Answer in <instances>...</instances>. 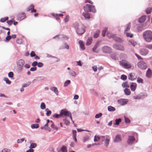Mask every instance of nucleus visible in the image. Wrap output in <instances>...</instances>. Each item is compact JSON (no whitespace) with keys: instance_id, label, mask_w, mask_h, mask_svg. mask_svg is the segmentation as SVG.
<instances>
[{"instance_id":"12","label":"nucleus","mask_w":152,"mask_h":152,"mask_svg":"<svg viewBox=\"0 0 152 152\" xmlns=\"http://www.w3.org/2000/svg\"><path fill=\"white\" fill-rule=\"evenodd\" d=\"M128 101V100L127 99H121L118 100V103L122 105L126 104Z\"/></svg>"},{"instance_id":"20","label":"nucleus","mask_w":152,"mask_h":152,"mask_svg":"<svg viewBox=\"0 0 152 152\" xmlns=\"http://www.w3.org/2000/svg\"><path fill=\"white\" fill-rule=\"evenodd\" d=\"M91 5L89 4H86L85 6L84 7V10L86 12H88L89 11L90 8L91 7Z\"/></svg>"},{"instance_id":"26","label":"nucleus","mask_w":152,"mask_h":152,"mask_svg":"<svg viewBox=\"0 0 152 152\" xmlns=\"http://www.w3.org/2000/svg\"><path fill=\"white\" fill-rule=\"evenodd\" d=\"M129 42L130 44L134 46L136 45L137 44V42L135 41L132 39L129 40Z\"/></svg>"},{"instance_id":"45","label":"nucleus","mask_w":152,"mask_h":152,"mask_svg":"<svg viewBox=\"0 0 152 152\" xmlns=\"http://www.w3.org/2000/svg\"><path fill=\"white\" fill-rule=\"evenodd\" d=\"M70 82L71 81L70 80H67L64 83V86H67L70 83Z\"/></svg>"},{"instance_id":"41","label":"nucleus","mask_w":152,"mask_h":152,"mask_svg":"<svg viewBox=\"0 0 152 152\" xmlns=\"http://www.w3.org/2000/svg\"><path fill=\"white\" fill-rule=\"evenodd\" d=\"M130 27H131L130 24L129 23V24H128L127 25V27H126V29H125V30L124 33H126V31L129 30L130 29Z\"/></svg>"},{"instance_id":"60","label":"nucleus","mask_w":152,"mask_h":152,"mask_svg":"<svg viewBox=\"0 0 152 152\" xmlns=\"http://www.w3.org/2000/svg\"><path fill=\"white\" fill-rule=\"evenodd\" d=\"M37 65L38 67H41L43 66V64L42 63L40 62L37 64Z\"/></svg>"},{"instance_id":"37","label":"nucleus","mask_w":152,"mask_h":152,"mask_svg":"<svg viewBox=\"0 0 152 152\" xmlns=\"http://www.w3.org/2000/svg\"><path fill=\"white\" fill-rule=\"evenodd\" d=\"M39 126V125L38 124H34L31 125V128L32 129L37 128Z\"/></svg>"},{"instance_id":"52","label":"nucleus","mask_w":152,"mask_h":152,"mask_svg":"<svg viewBox=\"0 0 152 152\" xmlns=\"http://www.w3.org/2000/svg\"><path fill=\"white\" fill-rule=\"evenodd\" d=\"M125 122L126 123H129L130 122V120L128 118L124 117Z\"/></svg>"},{"instance_id":"4","label":"nucleus","mask_w":152,"mask_h":152,"mask_svg":"<svg viewBox=\"0 0 152 152\" xmlns=\"http://www.w3.org/2000/svg\"><path fill=\"white\" fill-rule=\"evenodd\" d=\"M107 35L109 37L113 38L117 42H121L122 41V40L120 38L116 37L115 35H113L111 34L110 32H107Z\"/></svg>"},{"instance_id":"49","label":"nucleus","mask_w":152,"mask_h":152,"mask_svg":"<svg viewBox=\"0 0 152 152\" xmlns=\"http://www.w3.org/2000/svg\"><path fill=\"white\" fill-rule=\"evenodd\" d=\"M125 33L126 34V36L127 37H129L131 38H132L133 37V34H131L129 33H127V32Z\"/></svg>"},{"instance_id":"48","label":"nucleus","mask_w":152,"mask_h":152,"mask_svg":"<svg viewBox=\"0 0 152 152\" xmlns=\"http://www.w3.org/2000/svg\"><path fill=\"white\" fill-rule=\"evenodd\" d=\"M89 139V137L88 136H86L83 137V142H85L88 140Z\"/></svg>"},{"instance_id":"10","label":"nucleus","mask_w":152,"mask_h":152,"mask_svg":"<svg viewBox=\"0 0 152 152\" xmlns=\"http://www.w3.org/2000/svg\"><path fill=\"white\" fill-rule=\"evenodd\" d=\"M102 51L106 53H110L112 51L111 48L107 46H104L102 48Z\"/></svg>"},{"instance_id":"23","label":"nucleus","mask_w":152,"mask_h":152,"mask_svg":"<svg viewBox=\"0 0 152 152\" xmlns=\"http://www.w3.org/2000/svg\"><path fill=\"white\" fill-rule=\"evenodd\" d=\"M125 94L126 95H129L131 94V92L130 90L127 88H126L124 90Z\"/></svg>"},{"instance_id":"54","label":"nucleus","mask_w":152,"mask_h":152,"mask_svg":"<svg viewBox=\"0 0 152 152\" xmlns=\"http://www.w3.org/2000/svg\"><path fill=\"white\" fill-rule=\"evenodd\" d=\"M51 126L52 128L54 129H56V130H58L57 127L56 126H55L53 123L51 124Z\"/></svg>"},{"instance_id":"35","label":"nucleus","mask_w":152,"mask_h":152,"mask_svg":"<svg viewBox=\"0 0 152 152\" xmlns=\"http://www.w3.org/2000/svg\"><path fill=\"white\" fill-rule=\"evenodd\" d=\"M152 10V8L151 7H149L147 8L146 10V13L149 14L150 13Z\"/></svg>"},{"instance_id":"56","label":"nucleus","mask_w":152,"mask_h":152,"mask_svg":"<svg viewBox=\"0 0 152 152\" xmlns=\"http://www.w3.org/2000/svg\"><path fill=\"white\" fill-rule=\"evenodd\" d=\"M22 42V41L21 39H18L16 40L17 43L19 44H21Z\"/></svg>"},{"instance_id":"9","label":"nucleus","mask_w":152,"mask_h":152,"mask_svg":"<svg viewBox=\"0 0 152 152\" xmlns=\"http://www.w3.org/2000/svg\"><path fill=\"white\" fill-rule=\"evenodd\" d=\"M135 140V138L133 136H129L128 138L127 143L129 145H132L134 143Z\"/></svg>"},{"instance_id":"1","label":"nucleus","mask_w":152,"mask_h":152,"mask_svg":"<svg viewBox=\"0 0 152 152\" xmlns=\"http://www.w3.org/2000/svg\"><path fill=\"white\" fill-rule=\"evenodd\" d=\"M143 37L147 42H149L152 39V32L149 30L146 31L143 33Z\"/></svg>"},{"instance_id":"32","label":"nucleus","mask_w":152,"mask_h":152,"mask_svg":"<svg viewBox=\"0 0 152 152\" xmlns=\"http://www.w3.org/2000/svg\"><path fill=\"white\" fill-rule=\"evenodd\" d=\"M92 39L91 38H89L87 40V42L86 43V45L87 46L90 45L92 42Z\"/></svg>"},{"instance_id":"39","label":"nucleus","mask_w":152,"mask_h":152,"mask_svg":"<svg viewBox=\"0 0 152 152\" xmlns=\"http://www.w3.org/2000/svg\"><path fill=\"white\" fill-rule=\"evenodd\" d=\"M45 111H47L46 113V115L47 116H49L51 114V112L50 110H49L48 108H46L45 109Z\"/></svg>"},{"instance_id":"53","label":"nucleus","mask_w":152,"mask_h":152,"mask_svg":"<svg viewBox=\"0 0 152 152\" xmlns=\"http://www.w3.org/2000/svg\"><path fill=\"white\" fill-rule=\"evenodd\" d=\"M60 115V114L58 115L57 114H55L53 115V116L56 118H58L59 117H61V115Z\"/></svg>"},{"instance_id":"43","label":"nucleus","mask_w":152,"mask_h":152,"mask_svg":"<svg viewBox=\"0 0 152 152\" xmlns=\"http://www.w3.org/2000/svg\"><path fill=\"white\" fill-rule=\"evenodd\" d=\"M137 81L138 83H143V80L139 77L137 78Z\"/></svg>"},{"instance_id":"5","label":"nucleus","mask_w":152,"mask_h":152,"mask_svg":"<svg viewBox=\"0 0 152 152\" xmlns=\"http://www.w3.org/2000/svg\"><path fill=\"white\" fill-rule=\"evenodd\" d=\"M137 65L139 68L142 69H145L147 67L146 64L142 61L139 62L137 63Z\"/></svg>"},{"instance_id":"16","label":"nucleus","mask_w":152,"mask_h":152,"mask_svg":"<svg viewBox=\"0 0 152 152\" xmlns=\"http://www.w3.org/2000/svg\"><path fill=\"white\" fill-rule=\"evenodd\" d=\"M136 77L135 75V74L134 73H131L129 74L128 76V78L131 80H133L136 79Z\"/></svg>"},{"instance_id":"19","label":"nucleus","mask_w":152,"mask_h":152,"mask_svg":"<svg viewBox=\"0 0 152 152\" xmlns=\"http://www.w3.org/2000/svg\"><path fill=\"white\" fill-rule=\"evenodd\" d=\"M146 75L147 77L150 78L152 76V72L151 70L148 69L147 71Z\"/></svg>"},{"instance_id":"31","label":"nucleus","mask_w":152,"mask_h":152,"mask_svg":"<svg viewBox=\"0 0 152 152\" xmlns=\"http://www.w3.org/2000/svg\"><path fill=\"white\" fill-rule=\"evenodd\" d=\"M99 33L100 31L99 30H97L94 35V38H97L99 36Z\"/></svg>"},{"instance_id":"44","label":"nucleus","mask_w":152,"mask_h":152,"mask_svg":"<svg viewBox=\"0 0 152 152\" xmlns=\"http://www.w3.org/2000/svg\"><path fill=\"white\" fill-rule=\"evenodd\" d=\"M37 146V144L35 143H31L30 146V148H34L36 147Z\"/></svg>"},{"instance_id":"63","label":"nucleus","mask_w":152,"mask_h":152,"mask_svg":"<svg viewBox=\"0 0 152 152\" xmlns=\"http://www.w3.org/2000/svg\"><path fill=\"white\" fill-rule=\"evenodd\" d=\"M69 17L68 15H66V18L65 19V22H67L69 21Z\"/></svg>"},{"instance_id":"22","label":"nucleus","mask_w":152,"mask_h":152,"mask_svg":"<svg viewBox=\"0 0 152 152\" xmlns=\"http://www.w3.org/2000/svg\"><path fill=\"white\" fill-rule=\"evenodd\" d=\"M50 89L53 91L57 95L58 94V91L57 88L56 87H51L50 88Z\"/></svg>"},{"instance_id":"2","label":"nucleus","mask_w":152,"mask_h":152,"mask_svg":"<svg viewBox=\"0 0 152 152\" xmlns=\"http://www.w3.org/2000/svg\"><path fill=\"white\" fill-rule=\"evenodd\" d=\"M120 65L125 69H130L132 67L131 64L125 60H122L119 62Z\"/></svg>"},{"instance_id":"46","label":"nucleus","mask_w":152,"mask_h":152,"mask_svg":"<svg viewBox=\"0 0 152 152\" xmlns=\"http://www.w3.org/2000/svg\"><path fill=\"white\" fill-rule=\"evenodd\" d=\"M40 107L42 109H44L45 108V105L44 103L42 102L41 103Z\"/></svg>"},{"instance_id":"34","label":"nucleus","mask_w":152,"mask_h":152,"mask_svg":"<svg viewBox=\"0 0 152 152\" xmlns=\"http://www.w3.org/2000/svg\"><path fill=\"white\" fill-rule=\"evenodd\" d=\"M100 139H101V137H100L99 136L95 135L94 137V141L95 142L98 141Z\"/></svg>"},{"instance_id":"57","label":"nucleus","mask_w":152,"mask_h":152,"mask_svg":"<svg viewBox=\"0 0 152 152\" xmlns=\"http://www.w3.org/2000/svg\"><path fill=\"white\" fill-rule=\"evenodd\" d=\"M145 47L149 49H152V45H146L145 46Z\"/></svg>"},{"instance_id":"8","label":"nucleus","mask_w":152,"mask_h":152,"mask_svg":"<svg viewBox=\"0 0 152 152\" xmlns=\"http://www.w3.org/2000/svg\"><path fill=\"white\" fill-rule=\"evenodd\" d=\"M113 47L116 50L121 51H123L125 49L123 46L119 44H115L113 45Z\"/></svg>"},{"instance_id":"3","label":"nucleus","mask_w":152,"mask_h":152,"mask_svg":"<svg viewBox=\"0 0 152 152\" xmlns=\"http://www.w3.org/2000/svg\"><path fill=\"white\" fill-rule=\"evenodd\" d=\"M60 115L61 116H68L69 117L71 120H72L71 114L66 109H63L61 110L60 113Z\"/></svg>"},{"instance_id":"6","label":"nucleus","mask_w":152,"mask_h":152,"mask_svg":"<svg viewBox=\"0 0 152 152\" xmlns=\"http://www.w3.org/2000/svg\"><path fill=\"white\" fill-rule=\"evenodd\" d=\"M101 139L103 141H104L105 144L106 146H107L109 142L110 138L107 136H101Z\"/></svg>"},{"instance_id":"28","label":"nucleus","mask_w":152,"mask_h":152,"mask_svg":"<svg viewBox=\"0 0 152 152\" xmlns=\"http://www.w3.org/2000/svg\"><path fill=\"white\" fill-rule=\"evenodd\" d=\"M83 15L86 19H89L90 18V15L88 13L83 12Z\"/></svg>"},{"instance_id":"11","label":"nucleus","mask_w":152,"mask_h":152,"mask_svg":"<svg viewBox=\"0 0 152 152\" xmlns=\"http://www.w3.org/2000/svg\"><path fill=\"white\" fill-rule=\"evenodd\" d=\"M26 11L27 12L31 11V13H35L37 11V10L34 9V6L33 4H31L27 8Z\"/></svg>"},{"instance_id":"17","label":"nucleus","mask_w":152,"mask_h":152,"mask_svg":"<svg viewBox=\"0 0 152 152\" xmlns=\"http://www.w3.org/2000/svg\"><path fill=\"white\" fill-rule=\"evenodd\" d=\"M121 140V138L120 135L117 134L116 135L114 141L115 142H118Z\"/></svg>"},{"instance_id":"30","label":"nucleus","mask_w":152,"mask_h":152,"mask_svg":"<svg viewBox=\"0 0 152 152\" xmlns=\"http://www.w3.org/2000/svg\"><path fill=\"white\" fill-rule=\"evenodd\" d=\"M89 11L94 13L96 12V10L95 8V7L94 6L91 5V7L90 8Z\"/></svg>"},{"instance_id":"33","label":"nucleus","mask_w":152,"mask_h":152,"mask_svg":"<svg viewBox=\"0 0 152 152\" xmlns=\"http://www.w3.org/2000/svg\"><path fill=\"white\" fill-rule=\"evenodd\" d=\"M9 18L7 17H6L4 18H2L0 20V21L1 22H5L6 20H8Z\"/></svg>"},{"instance_id":"50","label":"nucleus","mask_w":152,"mask_h":152,"mask_svg":"<svg viewBox=\"0 0 152 152\" xmlns=\"http://www.w3.org/2000/svg\"><path fill=\"white\" fill-rule=\"evenodd\" d=\"M102 115V113H99L98 114H96L95 116V118H99L101 117Z\"/></svg>"},{"instance_id":"25","label":"nucleus","mask_w":152,"mask_h":152,"mask_svg":"<svg viewBox=\"0 0 152 152\" xmlns=\"http://www.w3.org/2000/svg\"><path fill=\"white\" fill-rule=\"evenodd\" d=\"M121 118H119L118 119H116L115 120V122H113V124L114 125H118L119 124L120 122H121Z\"/></svg>"},{"instance_id":"36","label":"nucleus","mask_w":152,"mask_h":152,"mask_svg":"<svg viewBox=\"0 0 152 152\" xmlns=\"http://www.w3.org/2000/svg\"><path fill=\"white\" fill-rule=\"evenodd\" d=\"M108 109L109 111H114L115 110V109L112 106H109L108 107Z\"/></svg>"},{"instance_id":"42","label":"nucleus","mask_w":152,"mask_h":152,"mask_svg":"<svg viewBox=\"0 0 152 152\" xmlns=\"http://www.w3.org/2000/svg\"><path fill=\"white\" fill-rule=\"evenodd\" d=\"M14 21H15V20L14 19H12V20H7V23L9 25H11Z\"/></svg>"},{"instance_id":"62","label":"nucleus","mask_w":152,"mask_h":152,"mask_svg":"<svg viewBox=\"0 0 152 152\" xmlns=\"http://www.w3.org/2000/svg\"><path fill=\"white\" fill-rule=\"evenodd\" d=\"M36 55L34 52V51H32L30 53V56L31 57H33L35 56Z\"/></svg>"},{"instance_id":"13","label":"nucleus","mask_w":152,"mask_h":152,"mask_svg":"<svg viewBox=\"0 0 152 152\" xmlns=\"http://www.w3.org/2000/svg\"><path fill=\"white\" fill-rule=\"evenodd\" d=\"M140 52L141 55L145 56L148 53V51L145 48H142L140 50Z\"/></svg>"},{"instance_id":"14","label":"nucleus","mask_w":152,"mask_h":152,"mask_svg":"<svg viewBox=\"0 0 152 152\" xmlns=\"http://www.w3.org/2000/svg\"><path fill=\"white\" fill-rule=\"evenodd\" d=\"M76 31L78 34L82 35L84 33L85 30L83 28H80L77 29Z\"/></svg>"},{"instance_id":"51","label":"nucleus","mask_w":152,"mask_h":152,"mask_svg":"<svg viewBox=\"0 0 152 152\" xmlns=\"http://www.w3.org/2000/svg\"><path fill=\"white\" fill-rule=\"evenodd\" d=\"M4 80L6 81V83L9 84H10L11 83V82L10 80H9V79L7 78H5L4 79Z\"/></svg>"},{"instance_id":"15","label":"nucleus","mask_w":152,"mask_h":152,"mask_svg":"<svg viewBox=\"0 0 152 152\" xmlns=\"http://www.w3.org/2000/svg\"><path fill=\"white\" fill-rule=\"evenodd\" d=\"M137 85L135 83H133L130 86V88L132 91H134L137 88Z\"/></svg>"},{"instance_id":"29","label":"nucleus","mask_w":152,"mask_h":152,"mask_svg":"<svg viewBox=\"0 0 152 152\" xmlns=\"http://www.w3.org/2000/svg\"><path fill=\"white\" fill-rule=\"evenodd\" d=\"M79 44L80 45V47L83 50H84L85 49V48L84 46V45L83 43V42L81 40L79 41Z\"/></svg>"},{"instance_id":"18","label":"nucleus","mask_w":152,"mask_h":152,"mask_svg":"<svg viewBox=\"0 0 152 152\" xmlns=\"http://www.w3.org/2000/svg\"><path fill=\"white\" fill-rule=\"evenodd\" d=\"M72 134H73V138L75 141V142H77V140L76 138L77 136V131L75 130H72Z\"/></svg>"},{"instance_id":"64","label":"nucleus","mask_w":152,"mask_h":152,"mask_svg":"<svg viewBox=\"0 0 152 152\" xmlns=\"http://www.w3.org/2000/svg\"><path fill=\"white\" fill-rule=\"evenodd\" d=\"M70 74L73 76H75L76 75L75 72L73 71H72L71 72Z\"/></svg>"},{"instance_id":"58","label":"nucleus","mask_w":152,"mask_h":152,"mask_svg":"<svg viewBox=\"0 0 152 152\" xmlns=\"http://www.w3.org/2000/svg\"><path fill=\"white\" fill-rule=\"evenodd\" d=\"M38 63L37 61H35L33 62L32 64V66L34 67Z\"/></svg>"},{"instance_id":"7","label":"nucleus","mask_w":152,"mask_h":152,"mask_svg":"<svg viewBox=\"0 0 152 152\" xmlns=\"http://www.w3.org/2000/svg\"><path fill=\"white\" fill-rule=\"evenodd\" d=\"M24 61L23 59H20L18 61L17 64V67L19 70H21L24 64Z\"/></svg>"},{"instance_id":"61","label":"nucleus","mask_w":152,"mask_h":152,"mask_svg":"<svg viewBox=\"0 0 152 152\" xmlns=\"http://www.w3.org/2000/svg\"><path fill=\"white\" fill-rule=\"evenodd\" d=\"M1 152H10V150L5 148L3 149Z\"/></svg>"},{"instance_id":"55","label":"nucleus","mask_w":152,"mask_h":152,"mask_svg":"<svg viewBox=\"0 0 152 152\" xmlns=\"http://www.w3.org/2000/svg\"><path fill=\"white\" fill-rule=\"evenodd\" d=\"M8 75L9 77L12 78L13 76V73L12 72H10L8 73Z\"/></svg>"},{"instance_id":"47","label":"nucleus","mask_w":152,"mask_h":152,"mask_svg":"<svg viewBox=\"0 0 152 152\" xmlns=\"http://www.w3.org/2000/svg\"><path fill=\"white\" fill-rule=\"evenodd\" d=\"M121 78L123 80H125L127 79L126 76L124 75H122L121 76Z\"/></svg>"},{"instance_id":"40","label":"nucleus","mask_w":152,"mask_h":152,"mask_svg":"<svg viewBox=\"0 0 152 152\" xmlns=\"http://www.w3.org/2000/svg\"><path fill=\"white\" fill-rule=\"evenodd\" d=\"M61 151L62 152H67L66 148L65 146H63L61 148Z\"/></svg>"},{"instance_id":"24","label":"nucleus","mask_w":152,"mask_h":152,"mask_svg":"<svg viewBox=\"0 0 152 152\" xmlns=\"http://www.w3.org/2000/svg\"><path fill=\"white\" fill-rule=\"evenodd\" d=\"M26 15L25 13L22 12L20 14H19L18 15V18H19L20 19H23L25 17Z\"/></svg>"},{"instance_id":"38","label":"nucleus","mask_w":152,"mask_h":152,"mask_svg":"<svg viewBox=\"0 0 152 152\" xmlns=\"http://www.w3.org/2000/svg\"><path fill=\"white\" fill-rule=\"evenodd\" d=\"M107 31V28H105L102 31V35L103 37H104L105 36V33Z\"/></svg>"},{"instance_id":"27","label":"nucleus","mask_w":152,"mask_h":152,"mask_svg":"<svg viewBox=\"0 0 152 152\" xmlns=\"http://www.w3.org/2000/svg\"><path fill=\"white\" fill-rule=\"evenodd\" d=\"M122 86L124 88H129V86L128 84V82H124L122 84Z\"/></svg>"},{"instance_id":"59","label":"nucleus","mask_w":152,"mask_h":152,"mask_svg":"<svg viewBox=\"0 0 152 152\" xmlns=\"http://www.w3.org/2000/svg\"><path fill=\"white\" fill-rule=\"evenodd\" d=\"M24 139L23 138H22L21 139H18V143H21L23 142L24 141Z\"/></svg>"},{"instance_id":"21","label":"nucleus","mask_w":152,"mask_h":152,"mask_svg":"<svg viewBox=\"0 0 152 152\" xmlns=\"http://www.w3.org/2000/svg\"><path fill=\"white\" fill-rule=\"evenodd\" d=\"M146 16L145 15L143 16L140 18L139 19V22L140 23L143 22L146 19Z\"/></svg>"}]
</instances>
